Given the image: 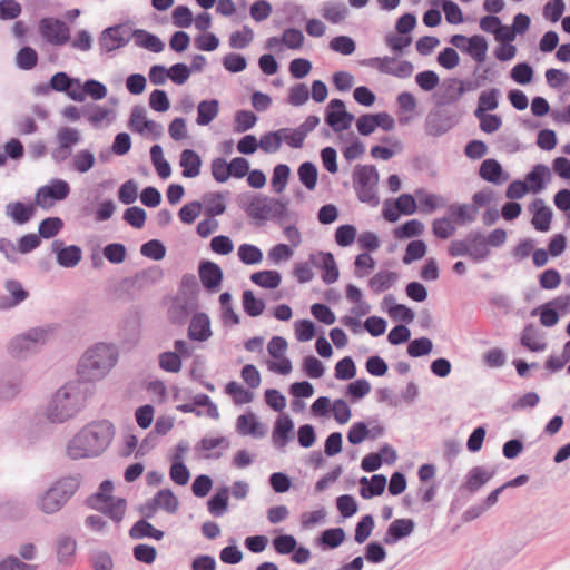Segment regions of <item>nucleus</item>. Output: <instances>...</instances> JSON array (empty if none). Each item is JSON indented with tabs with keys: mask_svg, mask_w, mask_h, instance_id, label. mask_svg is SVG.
<instances>
[{
	"mask_svg": "<svg viewBox=\"0 0 570 570\" xmlns=\"http://www.w3.org/2000/svg\"><path fill=\"white\" fill-rule=\"evenodd\" d=\"M115 428L108 420L92 421L76 433L66 446V454L71 460L96 458L110 445Z\"/></svg>",
	"mask_w": 570,
	"mask_h": 570,
	"instance_id": "f257e3e1",
	"label": "nucleus"
},
{
	"mask_svg": "<svg viewBox=\"0 0 570 570\" xmlns=\"http://www.w3.org/2000/svg\"><path fill=\"white\" fill-rule=\"evenodd\" d=\"M89 394H91V385L88 383L75 381L65 384L47 404L46 419L53 424L67 422L81 411Z\"/></svg>",
	"mask_w": 570,
	"mask_h": 570,
	"instance_id": "f03ea898",
	"label": "nucleus"
},
{
	"mask_svg": "<svg viewBox=\"0 0 570 570\" xmlns=\"http://www.w3.org/2000/svg\"><path fill=\"white\" fill-rule=\"evenodd\" d=\"M118 352L111 344L99 343L86 351L78 365L81 382L101 380L117 363Z\"/></svg>",
	"mask_w": 570,
	"mask_h": 570,
	"instance_id": "7ed1b4c3",
	"label": "nucleus"
},
{
	"mask_svg": "<svg viewBox=\"0 0 570 570\" xmlns=\"http://www.w3.org/2000/svg\"><path fill=\"white\" fill-rule=\"evenodd\" d=\"M79 485L77 476L61 478L37 495L36 505L45 514L57 513L75 495Z\"/></svg>",
	"mask_w": 570,
	"mask_h": 570,
	"instance_id": "20e7f679",
	"label": "nucleus"
},
{
	"mask_svg": "<svg viewBox=\"0 0 570 570\" xmlns=\"http://www.w3.org/2000/svg\"><path fill=\"white\" fill-rule=\"evenodd\" d=\"M52 325L36 326L27 332L12 337L7 346L8 353L14 357L24 360L40 351L52 335Z\"/></svg>",
	"mask_w": 570,
	"mask_h": 570,
	"instance_id": "39448f33",
	"label": "nucleus"
},
{
	"mask_svg": "<svg viewBox=\"0 0 570 570\" xmlns=\"http://www.w3.org/2000/svg\"><path fill=\"white\" fill-rule=\"evenodd\" d=\"M239 205L248 217L261 222L278 220L287 215V204L285 202L262 194L253 195L248 203L240 200Z\"/></svg>",
	"mask_w": 570,
	"mask_h": 570,
	"instance_id": "423d86ee",
	"label": "nucleus"
},
{
	"mask_svg": "<svg viewBox=\"0 0 570 570\" xmlns=\"http://www.w3.org/2000/svg\"><path fill=\"white\" fill-rule=\"evenodd\" d=\"M114 483L105 480L100 483L97 492L86 499V504L95 510L101 511L116 522H120L126 510L125 499L112 497Z\"/></svg>",
	"mask_w": 570,
	"mask_h": 570,
	"instance_id": "0eeeda50",
	"label": "nucleus"
},
{
	"mask_svg": "<svg viewBox=\"0 0 570 570\" xmlns=\"http://www.w3.org/2000/svg\"><path fill=\"white\" fill-rule=\"evenodd\" d=\"M353 187L361 203L377 206L380 198L376 186L380 175L374 165H356L352 174Z\"/></svg>",
	"mask_w": 570,
	"mask_h": 570,
	"instance_id": "6e6552de",
	"label": "nucleus"
},
{
	"mask_svg": "<svg viewBox=\"0 0 570 570\" xmlns=\"http://www.w3.org/2000/svg\"><path fill=\"white\" fill-rule=\"evenodd\" d=\"M134 38L137 47H142V29L130 31V28L124 24L106 28L99 37V47L101 51L110 52L125 46L130 38Z\"/></svg>",
	"mask_w": 570,
	"mask_h": 570,
	"instance_id": "1a4fd4ad",
	"label": "nucleus"
},
{
	"mask_svg": "<svg viewBox=\"0 0 570 570\" xmlns=\"http://www.w3.org/2000/svg\"><path fill=\"white\" fill-rule=\"evenodd\" d=\"M198 307V302L193 296L176 294L168 307V320L173 325L183 326L191 318Z\"/></svg>",
	"mask_w": 570,
	"mask_h": 570,
	"instance_id": "9d476101",
	"label": "nucleus"
},
{
	"mask_svg": "<svg viewBox=\"0 0 570 570\" xmlns=\"http://www.w3.org/2000/svg\"><path fill=\"white\" fill-rule=\"evenodd\" d=\"M354 120V115L346 110L342 99L330 100L325 109V122L335 132L347 130Z\"/></svg>",
	"mask_w": 570,
	"mask_h": 570,
	"instance_id": "9b49d317",
	"label": "nucleus"
},
{
	"mask_svg": "<svg viewBox=\"0 0 570 570\" xmlns=\"http://www.w3.org/2000/svg\"><path fill=\"white\" fill-rule=\"evenodd\" d=\"M69 194V184L63 179L56 178L37 190L35 203L42 208H47L53 202H61L66 199Z\"/></svg>",
	"mask_w": 570,
	"mask_h": 570,
	"instance_id": "f8f14e48",
	"label": "nucleus"
},
{
	"mask_svg": "<svg viewBox=\"0 0 570 570\" xmlns=\"http://www.w3.org/2000/svg\"><path fill=\"white\" fill-rule=\"evenodd\" d=\"M39 31L48 43L55 46H62L70 39L68 26L57 18H42L39 22Z\"/></svg>",
	"mask_w": 570,
	"mask_h": 570,
	"instance_id": "ddd939ff",
	"label": "nucleus"
},
{
	"mask_svg": "<svg viewBox=\"0 0 570 570\" xmlns=\"http://www.w3.org/2000/svg\"><path fill=\"white\" fill-rule=\"evenodd\" d=\"M179 501L170 489H160L154 498L145 503V519H151L158 510L168 514H175L178 511Z\"/></svg>",
	"mask_w": 570,
	"mask_h": 570,
	"instance_id": "4468645a",
	"label": "nucleus"
},
{
	"mask_svg": "<svg viewBox=\"0 0 570 570\" xmlns=\"http://www.w3.org/2000/svg\"><path fill=\"white\" fill-rule=\"evenodd\" d=\"M119 334L124 344L128 346L135 345L140 341L141 312L139 305H135L126 313Z\"/></svg>",
	"mask_w": 570,
	"mask_h": 570,
	"instance_id": "2eb2a0df",
	"label": "nucleus"
},
{
	"mask_svg": "<svg viewBox=\"0 0 570 570\" xmlns=\"http://www.w3.org/2000/svg\"><path fill=\"white\" fill-rule=\"evenodd\" d=\"M456 119L445 110H431L424 122L425 134L432 137H440L454 127Z\"/></svg>",
	"mask_w": 570,
	"mask_h": 570,
	"instance_id": "dca6fc26",
	"label": "nucleus"
},
{
	"mask_svg": "<svg viewBox=\"0 0 570 570\" xmlns=\"http://www.w3.org/2000/svg\"><path fill=\"white\" fill-rule=\"evenodd\" d=\"M115 296L122 303L139 301L142 296V273H136L118 282L115 287Z\"/></svg>",
	"mask_w": 570,
	"mask_h": 570,
	"instance_id": "f3484780",
	"label": "nucleus"
},
{
	"mask_svg": "<svg viewBox=\"0 0 570 570\" xmlns=\"http://www.w3.org/2000/svg\"><path fill=\"white\" fill-rule=\"evenodd\" d=\"M308 262L316 268L323 271L322 281L325 284H333L340 277V271L334 259V256L330 252H317L312 253L308 256Z\"/></svg>",
	"mask_w": 570,
	"mask_h": 570,
	"instance_id": "a211bd4d",
	"label": "nucleus"
},
{
	"mask_svg": "<svg viewBox=\"0 0 570 570\" xmlns=\"http://www.w3.org/2000/svg\"><path fill=\"white\" fill-rule=\"evenodd\" d=\"M51 250L56 255V261L58 265L65 268L76 267L82 258V250L79 246H66L63 242L60 239H56L52 242Z\"/></svg>",
	"mask_w": 570,
	"mask_h": 570,
	"instance_id": "6ab92c4d",
	"label": "nucleus"
},
{
	"mask_svg": "<svg viewBox=\"0 0 570 570\" xmlns=\"http://www.w3.org/2000/svg\"><path fill=\"white\" fill-rule=\"evenodd\" d=\"M202 285L209 293H216L223 281L220 266L212 261H202L198 266Z\"/></svg>",
	"mask_w": 570,
	"mask_h": 570,
	"instance_id": "aec40b11",
	"label": "nucleus"
},
{
	"mask_svg": "<svg viewBox=\"0 0 570 570\" xmlns=\"http://www.w3.org/2000/svg\"><path fill=\"white\" fill-rule=\"evenodd\" d=\"M212 335L209 316L204 312L193 314L187 331L188 338L195 342H206Z\"/></svg>",
	"mask_w": 570,
	"mask_h": 570,
	"instance_id": "412c9836",
	"label": "nucleus"
},
{
	"mask_svg": "<svg viewBox=\"0 0 570 570\" xmlns=\"http://www.w3.org/2000/svg\"><path fill=\"white\" fill-rule=\"evenodd\" d=\"M80 85L79 78H73L65 71L56 72L50 78V86L53 91L63 92L73 101H80L82 98L80 92H77V88Z\"/></svg>",
	"mask_w": 570,
	"mask_h": 570,
	"instance_id": "4be33fe9",
	"label": "nucleus"
},
{
	"mask_svg": "<svg viewBox=\"0 0 570 570\" xmlns=\"http://www.w3.org/2000/svg\"><path fill=\"white\" fill-rule=\"evenodd\" d=\"M532 213L531 224L538 232H548L551 227L552 209L548 207L542 198H535L529 206Z\"/></svg>",
	"mask_w": 570,
	"mask_h": 570,
	"instance_id": "5701e85b",
	"label": "nucleus"
},
{
	"mask_svg": "<svg viewBox=\"0 0 570 570\" xmlns=\"http://www.w3.org/2000/svg\"><path fill=\"white\" fill-rule=\"evenodd\" d=\"M415 523L412 519H395L390 523L383 537L385 544L392 546L400 540L411 535L414 531Z\"/></svg>",
	"mask_w": 570,
	"mask_h": 570,
	"instance_id": "b1692460",
	"label": "nucleus"
},
{
	"mask_svg": "<svg viewBox=\"0 0 570 570\" xmlns=\"http://www.w3.org/2000/svg\"><path fill=\"white\" fill-rule=\"evenodd\" d=\"M478 83L468 82L466 85L458 79L450 78L444 82V92L440 98V105H450L459 101L466 90L475 89Z\"/></svg>",
	"mask_w": 570,
	"mask_h": 570,
	"instance_id": "393cba45",
	"label": "nucleus"
},
{
	"mask_svg": "<svg viewBox=\"0 0 570 570\" xmlns=\"http://www.w3.org/2000/svg\"><path fill=\"white\" fill-rule=\"evenodd\" d=\"M495 473L497 471L494 469H485L480 465L474 466L466 473L465 481L462 487L470 493H475L487 484Z\"/></svg>",
	"mask_w": 570,
	"mask_h": 570,
	"instance_id": "a878e982",
	"label": "nucleus"
},
{
	"mask_svg": "<svg viewBox=\"0 0 570 570\" xmlns=\"http://www.w3.org/2000/svg\"><path fill=\"white\" fill-rule=\"evenodd\" d=\"M35 206L31 203L10 202L6 205L4 213L16 225L27 224L35 215Z\"/></svg>",
	"mask_w": 570,
	"mask_h": 570,
	"instance_id": "bb28decb",
	"label": "nucleus"
},
{
	"mask_svg": "<svg viewBox=\"0 0 570 570\" xmlns=\"http://www.w3.org/2000/svg\"><path fill=\"white\" fill-rule=\"evenodd\" d=\"M468 240V257L473 263H482L484 262L489 255L490 249L484 240V236L480 232H471L466 235Z\"/></svg>",
	"mask_w": 570,
	"mask_h": 570,
	"instance_id": "cd10ccee",
	"label": "nucleus"
},
{
	"mask_svg": "<svg viewBox=\"0 0 570 570\" xmlns=\"http://www.w3.org/2000/svg\"><path fill=\"white\" fill-rule=\"evenodd\" d=\"M294 423L287 415L279 416L274 425L272 440L277 449H283L293 438Z\"/></svg>",
	"mask_w": 570,
	"mask_h": 570,
	"instance_id": "c85d7f7f",
	"label": "nucleus"
},
{
	"mask_svg": "<svg viewBox=\"0 0 570 570\" xmlns=\"http://www.w3.org/2000/svg\"><path fill=\"white\" fill-rule=\"evenodd\" d=\"M386 476L383 474H374L371 479L362 476L360 479V494L363 499H372L381 495L386 488Z\"/></svg>",
	"mask_w": 570,
	"mask_h": 570,
	"instance_id": "c756f323",
	"label": "nucleus"
},
{
	"mask_svg": "<svg viewBox=\"0 0 570 570\" xmlns=\"http://www.w3.org/2000/svg\"><path fill=\"white\" fill-rule=\"evenodd\" d=\"M551 174L548 166L538 164L525 175L524 183L530 191L538 194L546 187V180L550 179Z\"/></svg>",
	"mask_w": 570,
	"mask_h": 570,
	"instance_id": "7c9ffc66",
	"label": "nucleus"
},
{
	"mask_svg": "<svg viewBox=\"0 0 570 570\" xmlns=\"http://www.w3.org/2000/svg\"><path fill=\"white\" fill-rule=\"evenodd\" d=\"M179 166L185 178H195L200 173L202 158L194 149H184L179 156Z\"/></svg>",
	"mask_w": 570,
	"mask_h": 570,
	"instance_id": "2f4dec72",
	"label": "nucleus"
},
{
	"mask_svg": "<svg viewBox=\"0 0 570 570\" xmlns=\"http://www.w3.org/2000/svg\"><path fill=\"white\" fill-rule=\"evenodd\" d=\"M236 430L240 435H252L254 438H263L265 435V430L254 413L239 415L236 422Z\"/></svg>",
	"mask_w": 570,
	"mask_h": 570,
	"instance_id": "473e14b6",
	"label": "nucleus"
},
{
	"mask_svg": "<svg viewBox=\"0 0 570 570\" xmlns=\"http://www.w3.org/2000/svg\"><path fill=\"white\" fill-rule=\"evenodd\" d=\"M174 428V419L170 416H159L154 429L145 436V449H153L158 444V439L166 435Z\"/></svg>",
	"mask_w": 570,
	"mask_h": 570,
	"instance_id": "72a5a7b5",
	"label": "nucleus"
},
{
	"mask_svg": "<svg viewBox=\"0 0 570 570\" xmlns=\"http://www.w3.org/2000/svg\"><path fill=\"white\" fill-rule=\"evenodd\" d=\"M502 166L497 159L489 158L481 163L479 168V176L483 180L498 185L508 178V176L502 177Z\"/></svg>",
	"mask_w": 570,
	"mask_h": 570,
	"instance_id": "f704fd0d",
	"label": "nucleus"
},
{
	"mask_svg": "<svg viewBox=\"0 0 570 570\" xmlns=\"http://www.w3.org/2000/svg\"><path fill=\"white\" fill-rule=\"evenodd\" d=\"M501 91L498 88H491L483 90L478 98V106L474 110V116H483L489 111H493L499 107V98Z\"/></svg>",
	"mask_w": 570,
	"mask_h": 570,
	"instance_id": "c9c22d12",
	"label": "nucleus"
},
{
	"mask_svg": "<svg viewBox=\"0 0 570 570\" xmlns=\"http://www.w3.org/2000/svg\"><path fill=\"white\" fill-rule=\"evenodd\" d=\"M77 541L70 535H62L57 540V559L60 564L69 566L73 561Z\"/></svg>",
	"mask_w": 570,
	"mask_h": 570,
	"instance_id": "e433bc0d",
	"label": "nucleus"
},
{
	"mask_svg": "<svg viewBox=\"0 0 570 570\" xmlns=\"http://www.w3.org/2000/svg\"><path fill=\"white\" fill-rule=\"evenodd\" d=\"M348 14V9L344 2L341 1H326L322 6V16L331 23L337 24L345 20Z\"/></svg>",
	"mask_w": 570,
	"mask_h": 570,
	"instance_id": "4c0bfd02",
	"label": "nucleus"
},
{
	"mask_svg": "<svg viewBox=\"0 0 570 570\" xmlns=\"http://www.w3.org/2000/svg\"><path fill=\"white\" fill-rule=\"evenodd\" d=\"M218 112L219 102L217 99L202 100L197 106V125H209L217 117Z\"/></svg>",
	"mask_w": 570,
	"mask_h": 570,
	"instance_id": "58836bf2",
	"label": "nucleus"
},
{
	"mask_svg": "<svg viewBox=\"0 0 570 570\" xmlns=\"http://www.w3.org/2000/svg\"><path fill=\"white\" fill-rule=\"evenodd\" d=\"M397 274L387 269H383L374 274L368 281V287L375 293H382L391 288L397 281Z\"/></svg>",
	"mask_w": 570,
	"mask_h": 570,
	"instance_id": "ea45409f",
	"label": "nucleus"
},
{
	"mask_svg": "<svg viewBox=\"0 0 570 570\" xmlns=\"http://www.w3.org/2000/svg\"><path fill=\"white\" fill-rule=\"evenodd\" d=\"M207 508L213 517L219 518L227 512L228 509V488L218 489L207 501Z\"/></svg>",
	"mask_w": 570,
	"mask_h": 570,
	"instance_id": "a19ab883",
	"label": "nucleus"
},
{
	"mask_svg": "<svg viewBox=\"0 0 570 570\" xmlns=\"http://www.w3.org/2000/svg\"><path fill=\"white\" fill-rule=\"evenodd\" d=\"M448 212L454 217L455 223L465 225L475 220L478 208L469 204H451Z\"/></svg>",
	"mask_w": 570,
	"mask_h": 570,
	"instance_id": "79ce46f5",
	"label": "nucleus"
},
{
	"mask_svg": "<svg viewBox=\"0 0 570 570\" xmlns=\"http://www.w3.org/2000/svg\"><path fill=\"white\" fill-rule=\"evenodd\" d=\"M77 92L82 97L79 102L85 101L87 96L94 100H100L107 96V87L96 79H87L83 83L80 82Z\"/></svg>",
	"mask_w": 570,
	"mask_h": 570,
	"instance_id": "37998d69",
	"label": "nucleus"
},
{
	"mask_svg": "<svg viewBox=\"0 0 570 570\" xmlns=\"http://www.w3.org/2000/svg\"><path fill=\"white\" fill-rule=\"evenodd\" d=\"M488 47V41L483 36L474 35L470 37L463 52L468 53L478 63H482L487 58Z\"/></svg>",
	"mask_w": 570,
	"mask_h": 570,
	"instance_id": "c03bdc74",
	"label": "nucleus"
},
{
	"mask_svg": "<svg viewBox=\"0 0 570 570\" xmlns=\"http://www.w3.org/2000/svg\"><path fill=\"white\" fill-rule=\"evenodd\" d=\"M250 281L266 289H275L282 282V275L277 271H259L250 275Z\"/></svg>",
	"mask_w": 570,
	"mask_h": 570,
	"instance_id": "a18cd8bd",
	"label": "nucleus"
},
{
	"mask_svg": "<svg viewBox=\"0 0 570 570\" xmlns=\"http://www.w3.org/2000/svg\"><path fill=\"white\" fill-rule=\"evenodd\" d=\"M112 110L96 104H87L83 106V117L95 127H100V124L108 119Z\"/></svg>",
	"mask_w": 570,
	"mask_h": 570,
	"instance_id": "49530a36",
	"label": "nucleus"
},
{
	"mask_svg": "<svg viewBox=\"0 0 570 570\" xmlns=\"http://www.w3.org/2000/svg\"><path fill=\"white\" fill-rule=\"evenodd\" d=\"M151 163L161 179H167L171 175V166L165 159L163 147L160 145H154L150 148Z\"/></svg>",
	"mask_w": 570,
	"mask_h": 570,
	"instance_id": "de8ad7c7",
	"label": "nucleus"
},
{
	"mask_svg": "<svg viewBox=\"0 0 570 570\" xmlns=\"http://www.w3.org/2000/svg\"><path fill=\"white\" fill-rule=\"evenodd\" d=\"M242 305L244 312L250 317H257L262 315L265 309V302L261 298H257L250 289L243 292Z\"/></svg>",
	"mask_w": 570,
	"mask_h": 570,
	"instance_id": "09e8293b",
	"label": "nucleus"
},
{
	"mask_svg": "<svg viewBox=\"0 0 570 570\" xmlns=\"http://www.w3.org/2000/svg\"><path fill=\"white\" fill-rule=\"evenodd\" d=\"M205 204V214L209 217H216L225 213L226 205L222 193H207L203 197Z\"/></svg>",
	"mask_w": 570,
	"mask_h": 570,
	"instance_id": "8fccbe9b",
	"label": "nucleus"
},
{
	"mask_svg": "<svg viewBox=\"0 0 570 570\" xmlns=\"http://www.w3.org/2000/svg\"><path fill=\"white\" fill-rule=\"evenodd\" d=\"M345 537L343 528H331L321 533L318 542L324 549H336L344 542Z\"/></svg>",
	"mask_w": 570,
	"mask_h": 570,
	"instance_id": "3c124183",
	"label": "nucleus"
},
{
	"mask_svg": "<svg viewBox=\"0 0 570 570\" xmlns=\"http://www.w3.org/2000/svg\"><path fill=\"white\" fill-rule=\"evenodd\" d=\"M424 232V225L419 219H410L405 222L404 224L397 226L393 234L394 237L397 239H406V238H413L422 235Z\"/></svg>",
	"mask_w": 570,
	"mask_h": 570,
	"instance_id": "603ef678",
	"label": "nucleus"
},
{
	"mask_svg": "<svg viewBox=\"0 0 570 570\" xmlns=\"http://www.w3.org/2000/svg\"><path fill=\"white\" fill-rule=\"evenodd\" d=\"M297 174L299 181L306 187V189H315L318 177V171L315 164L312 161L302 163L298 167Z\"/></svg>",
	"mask_w": 570,
	"mask_h": 570,
	"instance_id": "864d4df0",
	"label": "nucleus"
},
{
	"mask_svg": "<svg viewBox=\"0 0 570 570\" xmlns=\"http://www.w3.org/2000/svg\"><path fill=\"white\" fill-rule=\"evenodd\" d=\"M95 163L96 158L94 153L88 149H81L73 155L71 167L77 173L85 174L95 166Z\"/></svg>",
	"mask_w": 570,
	"mask_h": 570,
	"instance_id": "5fc2aeb1",
	"label": "nucleus"
},
{
	"mask_svg": "<svg viewBox=\"0 0 570 570\" xmlns=\"http://www.w3.org/2000/svg\"><path fill=\"white\" fill-rule=\"evenodd\" d=\"M538 336V331L533 324H528L524 326L520 343L522 346L528 348L531 352H541L547 347L546 343L537 342L535 338Z\"/></svg>",
	"mask_w": 570,
	"mask_h": 570,
	"instance_id": "6e6d98bb",
	"label": "nucleus"
},
{
	"mask_svg": "<svg viewBox=\"0 0 570 570\" xmlns=\"http://www.w3.org/2000/svg\"><path fill=\"white\" fill-rule=\"evenodd\" d=\"M63 228V222L59 217H47L42 219L38 227L40 238L49 239L57 236Z\"/></svg>",
	"mask_w": 570,
	"mask_h": 570,
	"instance_id": "4d7b16f0",
	"label": "nucleus"
},
{
	"mask_svg": "<svg viewBox=\"0 0 570 570\" xmlns=\"http://www.w3.org/2000/svg\"><path fill=\"white\" fill-rule=\"evenodd\" d=\"M89 563L92 570H114L115 562L106 550H94L89 554Z\"/></svg>",
	"mask_w": 570,
	"mask_h": 570,
	"instance_id": "13d9d810",
	"label": "nucleus"
},
{
	"mask_svg": "<svg viewBox=\"0 0 570 570\" xmlns=\"http://www.w3.org/2000/svg\"><path fill=\"white\" fill-rule=\"evenodd\" d=\"M37 63L38 53L29 46L22 47L16 55V65L21 70H31Z\"/></svg>",
	"mask_w": 570,
	"mask_h": 570,
	"instance_id": "bf43d9fd",
	"label": "nucleus"
},
{
	"mask_svg": "<svg viewBox=\"0 0 570 570\" xmlns=\"http://www.w3.org/2000/svg\"><path fill=\"white\" fill-rule=\"evenodd\" d=\"M291 175V168L286 164H278L273 169V175L271 179L272 188L275 193H282Z\"/></svg>",
	"mask_w": 570,
	"mask_h": 570,
	"instance_id": "052dcab7",
	"label": "nucleus"
},
{
	"mask_svg": "<svg viewBox=\"0 0 570 570\" xmlns=\"http://www.w3.org/2000/svg\"><path fill=\"white\" fill-rule=\"evenodd\" d=\"M273 549L281 556L292 554L297 546V540L292 534L282 533L273 538Z\"/></svg>",
	"mask_w": 570,
	"mask_h": 570,
	"instance_id": "680f3d73",
	"label": "nucleus"
},
{
	"mask_svg": "<svg viewBox=\"0 0 570 570\" xmlns=\"http://www.w3.org/2000/svg\"><path fill=\"white\" fill-rule=\"evenodd\" d=\"M283 142L282 131H268L261 136L259 148L266 154H274L279 150Z\"/></svg>",
	"mask_w": 570,
	"mask_h": 570,
	"instance_id": "e2e57ef3",
	"label": "nucleus"
},
{
	"mask_svg": "<svg viewBox=\"0 0 570 570\" xmlns=\"http://www.w3.org/2000/svg\"><path fill=\"white\" fill-rule=\"evenodd\" d=\"M374 527H375V522H374L373 515L372 514L363 515L360 519V521L356 523V527H355V535H354L355 542L358 544L364 543L372 534Z\"/></svg>",
	"mask_w": 570,
	"mask_h": 570,
	"instance_id": "0e129e2a",
	"label": "nucleus"
},
{
	"mask_svg": "<svg viewBox=\"0 0 570 570\" xmlns=\"http://www.w3.org/2000/svg\"><path fill=\"white\" fill-rule=\"evenodd\" d=\"M533 68L529 62H519L510 71V78L518 85L525 86L532 81Z\"/></svg>",
	"mask_w": 570,
	"mask_h": 570,
	"instance_id": "69168bd1",
	"label": "nucleus"
},
{
	"mask_svg": "<svg viewBox=\"0 0 570 570\" xmlns=\"http://www.w3.org/2000/svg\"><path fill=\"white\" fill-rule=\"evenodd\" d=\"M428 250L426 244L421 239L411 240L403 255L402 262L405 265L413 263L414 261L421 259L425 256Z\"/></svg>",
	"mask_w": 570,
	"mask_h": 570,
	"instance_id": "338daca9",
	"label": "nucleus"
},
{
	"mask_svg": "<svg viewBox=\"0 0 570 570\" xmlns=\"http://www.w3.org/2000/svg\"><path fill=\"white\" fill-rule=\"evenodd\" d=\"M239 261L246 265H255L262 262L263 253L256 245L242 244L238 247Z\"/></svg>",
	"mask_w": 570,
	"mask_h": 570,
	"instance_id": "774afa93",
	"label": "nucleus"
}]
</instances>
